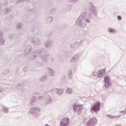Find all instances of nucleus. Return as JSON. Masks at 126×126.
<instances>
[{"label":"nucleus","mask_w":126,"mask_h":126,"mask_svg":"<svg viewBox=\"0 0 126 126\" xmlns=\"http://www.w3.org/2000/svg\"><path fill=\"white\" fill-rule=\"evenodd\" d=\"M100 109H101V102L97 101L92 107L91 111H94V112L97 113L100 111Z\"/></svg>","instance_id":"nucleus-1"},{"label":"nucleus","mask_w":126,"mask_h":126,"mask_svg":"<svg viewBox=\"0 0 126 126\" xmlns=\"http://www.w3.org/2000/svg\"><path fill=\"white\" fill-rule=\"evenodd\" d=\"M73 109L76 113H80V112H81V110L83 109V105L82 104L75 103L73 105Z\"/></svg>","instance_id":"nucleus-2"},{"label":"nucleus","mask_w":126,"mask_h":126,"mask_svg":"<svg viewBox=\"0 0 126 126\" xmlns=\"http://www.w3.org/2000/svg\"><path fill=\"white\" fill-rule=\"evenodd\" d=\"M69 125V118L65 117L62 119L60 123V126H68Z\"/></svg>","instance_id":"nucleus-3"},{"label":"nucleus","mask_w":126,"mask_h":126,"mask_svg":"<svg viewBox=\"0 0 126 126\" xmlns=\"http://www.w3.org/2000/svg\"><path fill=\"white\" fill-rule=\"evenodd\" d=\"M97 124V119L95 118H93L90 119L89 121L87 123V126H94Z\"/></svg>","instance_id":"nucleus-4"},{"label":"nucleus","mask_w":126,"mask_h":126,"mask_svg":"<svg viewBox=\"0 0 126 126\" xmlns=\"http://www.w3.org/2000/svg\"><path fill=\"white\" fill-rule=\"evenodd\" d=\"M109 80H110V77H109V76H105L104 78V81L105 82L104 86L106 88H107L108 86H110V82L109 81Z\"/></svg>","instance_id":"nucleus-5"},{"label":"nucleus","mask_w":126,"mask_h":126,"mask_svg":"<svg viewBox=\"0 0 126 126\" xmlns=\"http://www.w3.org/2000/svg\"><path fill=\"white\" fill-rule=\"evenodd\" d=\"M105 73H106V71L105 69L99 70L98 71V76L101 77V76H103V75H104Z\"/></svg>","instance_id":"nucleus-6"},{"label":"nucleus","mask_w":126,"mask_h":126,"mask_svg":"<svg viewBox=\"0 0 126 126\" xmlns=\"http://www.w3.org/2000/svg\"><path fill=\"white\" fill-rule=\"evenodd\" d=\"M37 111H40V109L37 108H32L30 110V112L32 114H33V113H36Z\"/></svg>","instance_id":"nucleus-7"},{"label":"nucleus","mask_w":126,"mask_h":126,"mask_svg":"<svg viewBox=\"0 0 126 126\" xmlns=\"http://www.w3.org/2000/svg\"><path fill=\"white\" fill-rule=\"evenodd\" d=\"M108 31L110 33H115L116 32V31L112 28H109Z\"/></svg>","instance_id":"nucleus-8"},{"label":"nucleus","mask_w":126,"mask_h":126,"mask_svg":"<svg viewBox=\"0 0 126 126\" xmlns=\"http://www.w3.org/2000/svg\"><path fill=\"white\" fill-rule=\"evenodd\" d=\"M63 89L58 90V91H57V93L59 95H61V94H63Z\"/></svg>","instance_id":"nucleus-9"},{"label":"nucleus","mask_w":126,"mask_h":126,"mask_svg":"<svg viewBox=\"0 0 126 126\" xmlns=\"http://www.w3.org/2000/svg\"><path fill=\"white\" fill-rule=\"evenodd\" d=\"M66 92L68 94H71L72 93V90H71V89H68L67 90Z\"/></svg>","instance_id":"nucleus-10"},{"label":"nucleus","mask_w":126,"mask_h":126,"mask_svg":"<svg viewBox=\"0 0 126 126\" xmlns=\"http://www.w3.org/2000/svg\"><path fill=\"white\" fill-rule=\"evenodd\" d=\"M118 18L119 20H122V17L121 16H118Z\"/></svg>","instance_id":"nucleus-11"},{"label":"nucleus","mask_w":126,"mask_h":126,"mask_svg":"<svg viewBox=\"0 0 126 126\" xmlns=\"http://www.w3.org/2000/svg\"><path fill=\"white\" fill-rule=\"evenodd\" d=\"M45 126H49V125H45Z\"/></svg>","instance_id":"nucleus-12"}]
</instances>
